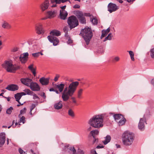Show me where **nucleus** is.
<instances>
[{"label": "nucleus", "mask_w": 154, "mask_h": 154, "mask_svg": "<svg viewBox=\"0 0 154 154\" xmlns=\"http://www.w3.org/2000/svg\"><path fill=\"white\" fill-rule=\"evenodd\" d=\"M35 104H32V105L31 108L30 109L31 111H32V110H33L34 108L35 107Z\"/></svg>", "instance_id": "obj_52"}, {"label": "nucleus", "mask_w": 154, "mask_h": 154, "mask_svg": "<svg viewBox=\"0 0 154 154\" xmlns=\"http://www.w3.org/2000/svg\"><path fill=\"white\" fill-rule=\"evenodd\" d=\"M122 119H121L118 122V123L119 126H122L124 125L126 121V119L123 116V118H122Z\"/></svg>", "instance_id": "obj_29"}, {"label": "nucleus", "mask_w": 154, "mask_h": 154, "mask_svg": "<svg viewBox=\"0 0 154 154\" xmlns=\"http://www.w3.org/2000/svg\"><path fill=\"white\" fill-rule=\"evenodd\" d=\"M134 137V135L132 133L128 131L125 132L122 138L123 144L126 146L130 145L133 142Z\"/></svg>", "instance_id": "obj_4"}, {"label": "nucleus", "mask_w": 154, "mask_h": 154, "mask_svg": "<svg viewBox=\"0 0 154 154\" xmlns=\"http://www.w3.org/2000/svg\"><path fill=\"white\" fill-rule=\"evenodd\" d=\"M68 28L67 26L65 27L63 29V30L65 33V36L66 37H68Z\"/></svg>", "instance_id": "obj_41"}, {"label": "nucleus", "mask_w": 154, "mask_h": 154, "mask_svg": "<svg viewBox=\"0 0 154 154\" xmlns=\"http://www.w3.org/2000/svg\"><path fill=\"white\" fill-rule=\"evenodd\" d=\"M112 35L111 33H109L107 36L103 40V42H105L108 40H110L112 39Z\"/></svg>", "instance_id": "obj_32"}, {"label": "nucleus", "mask_w": 154, "mask_h": 154, "mask_svg": "<svg viewBox=\"0 0 154 154\" xmlns=\"http://www.w3.org/2000/svg\"><path fill=\"white\" fill-rule=\"evenodd\" d=\"M79 85V82L76 81L72 82L64 88L65 85L63 83L56 85L55 87L58 89L60 92H62V98L63 101L66 102L68 101L70 97L73 95Z\"/></svg>", "instance_id": "obj_1"}, {"label": "nucleus", "mask_w": 154, "mask_h": 154, "mask_svg": "<svg viewBox=\"0 0 154 154\" xmlns=\"http://www.w3.org/2000/svg\"><path fill=\"white\" fill-rule=\"evenodd\" d=\"M146 123L145 118H143L140 119L138 125V128L141 131L144 130L145 128V123Z\"/></svg>", "instance_id": "obj_11"}, {"label": "nucleus", "mask_w": 154, "mask_h": 154, "mask_svg": "<svg viewBox=\"0 0 154 154\" xmlns=\"http://www.w3.org/2000/svg\"><path fill=\"white\" fill-rule=\"evenodd\" d=\"M150 56L152 58H154V48L151 49L150 51Z\"/></svg>", "instance_id": "obj_43"}, {"label": "nucleus", "mask_w": 154, "mask_h": 154, "mask_svg": "<svg viewBox=\"0 0 154 154\" xmlns=\"http://www.w3.org/2000/svg\"><path fill=\"white\" fill-rule=\"evenodd\" d=\"M56 13V11H50L47 12V15L48 18L51 19L55 16Z\"/></svg>", "instance_id": "obj_21"}, {"label": "nucleus", "mask_w": 154, "mask_h": 154, "mask_svg": "<svg viewBox=\"0 0 154 154\" xmlns=\"http://www.w3.org/2000/svg\"><path fill=\"white\" fill-rule=\"evenodd\" d=\"M30 70L32 72L34 76H35L36 75V72H35V69L34 68H33V69H31Z\"/></svg>", "instance_id": "obj_47"}, {"label": "nucleus", "mask_w": 154, "mask_h": 154, "mask_svg": "<svg viewBox=\"0 0 154 154\" xmlns=\"http://www.w3.org/2000/svg\"><path fill=\"white\" fill-rule=\"evenodd\" d=\"M49 5V2L48 0H45L41 5V8L42 11H44L48 8Z\"/></svg>", "instance_id": "obj_16"}, {"label": "nucleus", "mask_w": 154, "mask_h": 154, "mask_svg": "<svg viewBox=\"0 0 154 154\" xmlns=\"http://www.w3.org/2000/svg\"><path fill=\"white\" fill-rule=\"evenodd\" d=\"M32 56L34 57H38L39 56V52L33 53L32 54Z\"/></svg>", "instance_id": "obj_44"}, {"label": "nucleus", "mask_w": 154, "mask_h": 154, "mask_svg": "<svg viewBox=\"0 0 154 154\" xmlns=\"http://www.w3.org/2000/svg\"><path fill=\"white\" fill-rule=\"evenodd\" d=\"M66 5H64V6H63L62 7H61V11H63V10H64V9L66 8Z\"/></svg>", "instance_id": "obj_61"}, {"label": "nucleus", "mask_w": 154, "mask_h": 154, "mask_svg": "<svg viewBox=\"0 0 154 154\" xmlns=\"http://www.w3.org/2000/svg\"><path fill=\"white\" fill-rule=\"evenodd\" d=\"M51 35L56 36H59L60 35V32L57 30H54L51 31L50 32Z\"/></svg>", "instance_id": "obj_26"}, {"label": "nucleus", "mask_w": 154, "mask_h": 154, "mask_svg": "<svg viewBox=\"0 0 154 154\" xmlns=\"http://www.w3.org/2000/svg\"><path fill=\"white\" fill-rule=\"evenodd\" d=\"M20 80L22 84L28 87H29L32 81L31 79L28 78H21Z\"/></svg>", "instance_id": "obj_13"}, {"label": "nucleus", "mask_w": 154, "mask_h": 154, "mask_svg": "<svg viewBox=\"0 0 154 154\" xmlns=\"http://www.w3.org/2000/svg\"><path fill=\"white\" fill-rule=\"evenodd\" d=\"M23 91L25 92L26 95H32L33 94V92L29 89H25Z\"/></svg>", "instance_id": "obj_31"}, {"label": "nucleus", "mask_w": 154, "mask_h": 154, "mask_svg": "<svg viewBox=\"0 0 154 154\" xmlns=\"http://www.w3.org/2000/svg\"><path fill=\"white\" fill-rule=\"evenodd\" d=\"M91 126H90L87 129V131H91L92 129V127H91Z\"/></svg>", "instance_id": "obj_58"}, {"label": "nucleus", "mask_w": 154, "mask_h": 154, "mask_svg": "<svg viewBox=\"0 0 154 154\" xmlns=\"http://www.w3.org/2000/svg\"><path fill=\"white\" fill-rule=\"evenodd\" d=\"M98 141V139H97L95 138H94V140L93 141V144H94L95 143H97Z\"/></svg>", "instance_id": "obj_53"}, {"label": "nucleus", "mask_w": 154, "mask_h": 154, "mask_svg": "<svg viewBox=\"0 0 154 154\" xmlns=\"http://www.w3.org/2000/svg\"><path fill=\"white\" fill-rule=\"evenodd\" d=\"M127 52L129 53L131 60L134 61V54L133 52L131 51H127Z\"/></svg>", "instance_id": "obj_35"}, {"label": "nucleus", "mask_w": 154, "mask_h": 154, "mask_svg": "<svg viewBox=\"0 0 154 154\" xmlns=\"http://www.w3.org/2000/svg\"><path fill=\"white\" fill-rule=\"evenodd\" d=\"M119 7L116 4L112 3H109L108 5V10L110 13L116 11Z\"/></svg>", "instance_id": "obj_8"}, {"label": "nucleus", "mask_w": 154, "mask_h": 154, "mask_svg": "<svg viewBox=\"0 0 154 154\" xmlns=\"http://www.w3.org/2000/svg\"><path fill=\"white\" fill-rule=\"evenodd\" d=\"M20 125V123H19V122L18 123L17 122H15V120H13L12 122V124L11 126L13 128H15L17 126H18L17 127H19Z\"/></svg>", "instance_id": "obj_33"}, {"label": "nucleus", "mask_w": 154, "mask_h": 154, "mask_svg": "<svg viewBox=\"0 0 154 154\" xmlns=\"http://www.w3.org/2000/svg\"><path fill=\"white\" fill-rule=\"evenodd\" d=\"M68 114L69 116L72 118H74L75 117V113L72 109H70L68 111Z\"/></svg>", "instance_id": "obj_34"}, {"label": "nucleus", "mask_w": 154, "mask_h": 154, "mask_svg": "<svg viewBox=\"0 0 154 154\" xmlns=\"http://www.w3.org/2000/svg\"><path fill=\"white\" fill-rule=\"evenodd\" d=\"M48 38L50 42L53 43V45L54 46L57 45L59 42L58 39L57 37L53 36H48Z\"/></svg>", "instance_id": "obj_10"}, {"label": "nucleus", "mask_w": 154, "mask_h": 154, "mask_svg": "<svg viewBox=\"0 0 154 154\" xmlns=\"http://www.w3.org/2000/svg\"><path fill=\"white\" fill-rule=\"evenodd\" d=\"M135 0H126V1L129 2L130 3L131 2H134Z\"/></svg>", "instance_id": "obj_63"}, {"label": "nucleus", "mask_w": 154, "mask_h": 154, "mask_svg": "<svg viewBox=\"0 0 154 154\" xmlns=\"http://www.w3.org/2000/svg\"><path fill=\"white\" fill-rule=\"evenodd\" d=\"M48 18V16H47V17H45L42 18L41 19V20H46Z\"/></svg>", "instance_id": "obj_62"}, {"label": "nucleus", "mask_w": 154, "mask_h": 154, "mask_svg": "<svg viewBox=\"0 0 154 154\" xmlns=\"http://www.w3.org/2000/svg\"><path fill=\"white\" fill-rule=\"evenodd\" d=\"M91 21L94 25H97L98 23L97 20L96 18H94L92 20L91 19Z\"/></svg>", "instance_id": "obj_39"}, {"label": "nucleus", "mask_w": 154, "mask_h": 154, "mask_svg": "<svg viewBox=\"0 0 154 154\" xmlns=\"http://www.w3.org/2000/svg\"><path fill=\"white\" fill-rule=\"evenodd\" d=\"M19 153L20 154H22L23 153V152H24L23 151V150H22V149H21V148H19Z\"/></svg>", "instance_id": "obj_55"}, {"label": "nucleus", "mask_w": 154, "mask_h": 154, "mask_svg": "<svg viewBox=\"0 0 154 154\" xmlns=\"http://www.w3.org/2000/svg\"><path fill=\"white\" fill-rule=\"evenodd\" d=\"M68 15V13L65 10L60 11V19L62 20L66 19Z\"/></svg>", "instance_id": "obj_20"}, {"label": "nucleus", "mask_w": 154, "mask_h": 154, "mask_svg": "<svg viewBox=\"0 0 154 154\" xmlns=\"http://www.w3.org/2000/svg\"><path fill=\"white\" fill-rule=\"evenodd\" d=\"M5 134L4 133L0 134V147L5 143Z\"/></svg>", "instance_id": "obj_19"}, {"label": "nucleus", "mask_w": 154, "mask_h": 154, "mask_svg": "<svg viewBox=\"0 0 154 154\" xmlns=\"http://www.w3.org/2000/svg\"><path fill=\"white\" fill-rule=\"evenodd\" d=\"M70 150L72 151L73 154H76V150L74 147H71L70 148Z\"/></svg>", "instance_id": "obj_45"}, {"label": "nucleus", "mask_w": 154, "mask_h": 154, "mask_svg": "<svg viewBox=\"0 0 154 154\" xmlns=\"http://www.w3.org/2000/svg\"><path fill=\"white\" fill-rule=\"evenodd\" d=\"M99 133V131L97 130H94L91 131L90 132V134H91L94 138H95L96 136L98 135Z\"/></svg>", "instance_id": "obj_27"}, {"label": "nucleus", "mask_w": 154, "mask_h": 154, "mask_svg": "<svg viewBox=\"0 0 154 154\" xmlns=\"http://www.w3.org/2000/svg\"><path fill=\"white\" fill-rule=\"evenodd\" d=\"M91 153L93 154H97L96 151L95 150H92L91 151Z\"/></svg>", "instance_id": "obj_60"}, {"label": "nucleus", "mask_w": 154, "mask_h": 154, "mask_svg": "<svg viewBox=\"0 0 154 154\" xmlns=\"http://www.w3.org/2000/svg\"><path fill=\"white\" fill-rule=\"evenodd\" d=\"M19 93L20 95V96H21V97L22 96L26 95V94H25V93L24 92H21V93Z\"/></svg>", "instance_id": "obj_56"}, {"label": "nucleus", "mask_w": 154, "mask_h": 154, "mask_svg": "<svg viewBox=\"0 0 154 154\" xmlns=\"http://www.w3.org/2000/svg\"><path fill=\"white\" fill-rule=\"evenodd\" d=\"M28 68L30 70L33 69V65H31L30 66H29L28 67Z\"/></svg>", "instance_id": "obj_59"}, {"label": "nucleus", "mask_w": 154, "mask_h": 154, "mask_svg": "<svg viewBox=\"0 0 154 154\" xmlns=\"http://www.w3.org/2000/svg\"><path fill=\"white\" fill-rule=\"evenodd\" d=\"M54 107L55 109L57 110L62 109L63 107L62 101L60 100L56 102L54 105Z\"/></svg>", "instance_id": "obj_18"}, {"label": "nucleus", "mask_w": 154, "mask_h": 154, "mask_svg": "<svg viewBox=\"0 0 154 154\" xmlns=\"http://www.w3.org/2000/svg\"><path fill=\"white\" fill-rule=\"evenodd\" d=\"M110 29L109 27L106 30H103L102 31V35L101 36L100 38L102 39L103 38L105 37L106 36L108 33L110 31Z\"/></svg>", "instance_id": "obj_24"}, {"label": "nucleus", "mask_w": 154, "mask_h": 154, "mask_svg": "<svg viewBox=\"0 0 154 154\" xmlns=\"http://www.w3.org/2000/svg\"><path fill=\"white\" fill-rule=\"evenodd\" d=\"M18 86L14 84H11L8 85L5 89L9 91H14L17 90L18 89Z\"/></svg>", "instance_id": "obj_14"}, {"label": "nucleus", "mask_w": 154, "mask_h": 154, "mask_svg": "<svg viewBox=\"0 0 154 154\" xmlns=\"http://www.w3.org/2000/svg\"><path fill=\"white\" fill-rule=\"evenodd\" d=\"M74 13L77 17L80 22L82 24H85L86 23V19L85 16H91V15L89 13H83L79 11H74Z\"/></svg>", "instance_id": "obj_6"}, {"label": "nucleus", "mask_w": 154, "mask_h": 154, "mask_svg": "<svg viewBox=\"0 0 154 154\" xmlns=\"http://www.w3.org/2000/svg\"><path fill=\"white\" fill-rule=\"evenodd\" d=\"M31 90L32 91H39L40 90V88L39 85L35 82H31L29 87Z\"/></svg>", "instance_id": "obj_12"}, {"label": "nucleus", "mask_w": 154, "mask_h": 154, "mask_svg": "<svg viewBox=\"0 0 154 154\" xmlns=\"http://www.w3.org/2000/svg\"><path fill=\"white\" fill-rule=\"evenodd\" d=\"M67 22L71 29L75 28L79 25L77 19L76 17L74 16L69 17L68 18Z\"/></svg>", "instance_id": "obj_7"}, {"label": "nucleus", "mask_w": 154, "mask_h": 154, "mask_svg": "<svg viewBox=\"0 0 154 154\" xmlns=\"http://www.w3.org/2000/svg\"><path fill=\"white\" fill-rule=\"evenodd\" d=\"M26 108H24L22 109L21 110L20 112V113L18 115V117H20V116L22 114H25L26 112Z\"/></svg>", "instance_id": "obj_38"}, {"label": "nucleus", "mask_w": 154, "mask_h": 154, "mask_svg": "<svg viewBox=\"0 0 154 154\" xmlns=\"http://www.w3.org/2000/svg\"><path fill=\"white\" fill-rule=\"evenodd\" d=\"M88 123L95 128H99L103 126V114L96 115L90 119Z\"/></svg>", "instance_id": "obj_2"}, {"label": "nucleus", "mask_w": 154, "mask_h": 154, "mask_svg": "<svg viewBox=\"0 0 154 154\" xmlns=\"http://www.w3.org/2000/svg\"><path fill=\"white\" fill-rule=\"evenodd\" d=\"M29 54L28 52L23 53L21 54L20 57V60L21 63H25L27 61L28 57Z\"/></svg>", "instance_id": "obj_9"}, {"label": "nucleus", "mask_w": 154, "mask_h": 154, "mask_svg": "<svg viewBox=\"0 0 154 154\" xmlns=\"http://www.w3.org/2000/svg\"><path fill=\"white\" fill-rule=\"evenodd\" d=\"M13 109V107L11 106L9 108L7 109L6 112L7 114H10Z\"/></svg>", "instance_id": "obj_40"}, {"label": "nucleus", "mask_w": 154, "mask_h": 154, "mask_svg": "<svg viewBox=\"0 0 154 154\" xmlns=\"http://www.w3.org/2000/svg\"><path fill=\"white\" fill-rule=\"evenodd\" d=\"M67 1H69L70 3L69 0H51V3L53 4L55 3V4H53L51 7H54L56 6L57 4H60L61 3H64Z\"/></svg>", "instance_id": "obj_15"}, {"label": "nucleus", "mask_w": 154, "mask_h": 154, "mask_svg": "<svg viewBox=\"0 0 154 154\" xmlns=\"http://www.w3.org/2000/svg\"><path fill=\"white\" fill-rule=\"evenodd\" d=\"M120 59V57L118 56L114 57L112 59V61L113 62H116L119 61Z\"/></svg>", "instance_id": "obj_42"}, {"label": "nucleus", "mask_w": 154, "mask_h": 154, "mask_svg": "<svg viewBox=\"0 0 154 154\" xmlns=\"http://www.w3.org/2000/svg\"><path fill=\"white\" fill-rule=\"evenodd\" d=\"M33 96V99H39V97L37 95L33 93V94H32V95Z\"/></svg>", "instance_id": "obj_49"}, {"label": "nucleus", "mask_w": 154, "mask_h": 154, "mask_svg": "<svg viewBox=\"0 0 154 154\" xmlns=\"http://www.w3.org/2000/svg\"><path fill=\"white\" fill-rule=\"evenodd\" d=\"M15 97L16 100L19 103V104L17 105V106H19L20 105H23V103H21L19 101V100L21 98V96L19 93H17L15 95Z\"/></svg>", "instance_id": "obj_23"}, {"label": "nucleus", "mask_w": 154, "mask_h": 154, "mask_svg": "<svg viewBox=\"0 0 154 154\" xmlns=\"http://www.w3.org/2000/svg\"><path fill=\"white\" fill-rule=\"evenodd\" d=\"M151 83L154 86V79L151 80Z\"/></svg>", "instance_id": "obj_64"}, {"label": "nucleus", "mask_w": 154, "mask_h": 154, "mask_svg": "<svg viewBox=\"0 0 154 154\" xmlns=\"http://www.w3.org/2000/svg\"><path fill=\"white\" fill-rule=\"evenodd\" d=\"M2 66L8 72H14L18 69L15 65L13 64L12 61L11 60L5 61Z\"/></svg>", "instance_id": "obj_5"}, {"label": "nucleus", "mask_w": 154, "mask_h": 154, "mask_svg": "<svg viewBox=\"0 0 154 154\" xmlns=\"http://www.w3.org/2000/svg\"><path fill=\"white\" fill-rule=\"evenodd\" d=\"M83 91V90L82 89H80L78 90L77 92V97L78 98H81Z\"/></svg>", "instance_id": "obj_36"}, {"label": "nucleus", "mask_w": 154, "mask_h": 154, "mask_svg": "<svg viewBox=\"0 0 154 154\" xmlns=\"http://www.w3.org/2000/svg\"><path fill=\"white\" fill-rule=\"evenodd\" d=\"M40 95L42 97H43L44 99H45L46 97L45 94L44 92H43Z\"/></svg>", "instance_id": "obj_51"}, {"label": "nucleus", "mask_w": 154, "mask_h": 154, "mask_svg": "<svg viewBox=\"0 0 154 154\" xmlns=\"http://www.w3.org/2000/svg\"><path fill=\"white\" fill-rule=\"evenodd\" d=\"M39 82L43 85H47L49 82V79L48 78L42 77L39 79Z\"/></svg>", "instance_id": "obj_22"}, {"label": "nucleus", "mask_w": 154, "mask_h": 154, "mask_svg": "<svg viewBox=\"0 0 154 154\" xmlns=\"http://www.w3.org/2000/svg\"><path fill=\"white\" fill-rule=\"evenodd\" d=\"M113 117L115 120L117 122L122 118H123V116L120 114H116L113 115Z\"/></svg>", "instance_id": "obj_25"}, {"label": "nucleus", "mask_w": 154, "mask_h": 154, "mask_svg": "<svg viewBox=\"0 0 154 154\" xmlns=\"http://www.w3.org/2000/svg\"><path fill=\"white\" fill-rule=\"evenodd\" d=\"M59 77H60V75H59L56 74V76L54 78V80L55 82H57V81L58 79L59 78Z\"/></svg>", "instance_id": "obj_46"}, {"label": "nucleus", "mask_w": 154, "mask_h": 154, "mask_svg": "<svg viewBox=\"0 0 154 154\" xmlns=\"http://www.w3.org/2000/svg\"><path fill=\"white\" fill-rule=\"evenodd\" d=\"M76 154H84V152L82 150L79 149Z\"/></svg>", "instance_id": "obj_48"}, {"label": "nucleus", "mask_w": 154, "mask_h": 154, "mask_svg": "<svg viewBox=\"0 0 154 154\" xmlns=\"http://www.w3.org/2000/svg\"><path fill=\"white\" fill-rule=\"evenodd\" d=\"M2 27L5 29H9L11 28V25L8 23L4 22L2 24Z\"/></svg>", "instance_id": "obj_30"}, {"label": "nucleus", "mask_w": 154, "mask_h": 154, "mask_svg": "<svg viewBox=\"0 0 154 154\" xmlns=\"http://www.w3.org/2000/svg\"><path fill=\"white\" fill-rule=\"evenodd\" d=\"M80 7V5L77 4H76L73 6V8H79Z\"/></svg>", "instance_id": "obj_54"}, {"label": "nucleus", "mask_w": 154, "mask_h": 154, "mask_svg": "<svg viewBox=\"0 0 154 154\" xmlns=\"http://www.w3.org/2000/svg\"><path fill=\"white\" fill-rule=\"evenodd\" d=\"M19 117L20 118L19 123H20L22 122L23 124H24L26 122L25 117L24 116L21 117L20 116V117Z\"/></svg>", "instance_id": "obj_37"}, {"label": "nucleus", "mask_w": 154, "mask_h": 154, "mask_svg": "<svg viewBox=\"0 0 154 154\" xmlns=\"http://www.w3.org/2000/svg\"><path fill=\"white\" fill-rule=\"evenodd\" d=\"M72 99V102L74 103H76V101L75 99V98L74 97H72L71 98Z\"/></svg>", "instance_id": "obj_57"}, {"label": "nucleus", "mask_w": 154, "mask_h": 154, "mask_svg": "<svg viewBox=\"0 0 154 154\" xmlns=\"http://www.w3.org/2000/svg\"><path fill=\"white\" fill-rule=\"evenodd\" d=\"M80 34H81L84 38L86 45H88L93 36V33L91 29L88 27H85L81 30Z\"/></svg>", "instance_id": "obj_3"}, {"label": "nucleus", "mask_w": 154, "mask_h": 154, "mask_svg": "<svg viewBox=\"0 0 154 154\" xmlns=\"http://www.w3.org/2000/svg\"><path fill=\"white\" fill-rule=\"evenodd\" d=\"M37 33L38 34H40L44 32V30L42 27V25L41 24H39L37 25L35 27Z\"/></svg>", "instance_id": "obj_17"}, {"label": "nucleus", "mask_w": 154, "mask_h": 154, "mask_svg": "<svg viewBox=\"0 0 154 154\" xmlns=\"http://www.w3.org/2000/svg\"><path fill=\"white\" fill-rule=\"evenodd\" d=\"M111 139V136L109 135H107L105 137V140L103 141V142L104 144H106L110 141Z\"/></svg>", "instance_id": "obj_28"}, {"label": "nucleus", "mask_w": 154, "mask_h": 154, "mask_svg": "<svg viewBox=\"0 0 154 154\" xmlns=\"http://www.w3.org/2000/svg\"><path fill=\"white\" fill-rule=\"evenodd\" d=\"M18 48L17 47H15V48H13L12 49L11 51H13V52H16V51H18Z\"/></svg>", "instance_id": "obj_50"}]
</instances>
